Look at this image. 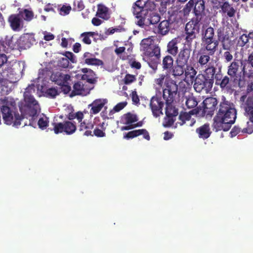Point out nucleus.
Returning a JSON list of instances; mask_svg holds the SVG:
<instances>
[{
    "label": "nucleus",
    "instance_id": "1a4fd4ad",
    "mask_svg": "<svg viewBox=\"0 0 253 253\" xmlns=\"http://www.w3.org/2000/svg\"><path fill=\"white\" fill-rule=\"evenodd\" d=\"M156 4L151 0H137L134 3L133 13L136 18L141 17L155 9Z\"/></svg>",
    "mask_w": 253,
    "mask_h": 253
},
{
    "label": "nucleus",
    "instance_id": "79ce46f5",
    "mask_svg": "<svg viewBox=\"0 0 253 253\" xmlns=\"http://www.w3.org/2000/svg\"><path fill=\"white\" fill-rule=\"evenodd\" d=\"M96 35H97V33L94 32H86L81 34V37L82 38L83 42L87 45H90L91 43L90 37Z\"/></svg>",
    "mask_w": 253,
    "mask_h": 253
},
{
    "label": "nucleus",
    "instance_id": "e433bc0d",
    "mask_svg": "<svg viewBox=\"0 0 253 253\" xmlns=\"http://www.w3.org/2000/svg\"><path fill=\"white\" fill-rule=\"evenodd\" d=\"M51 81L60 86V88L63 91V75L62 72H57L50 75Z\"/></svg>",
    "mask_w": 253,
    "mask_h": 253
},
{
    "label": "nucleus",
    "instance_id": "393cba45",
    "mask_svg": "<svg viewBox=\"0 0 253 253\" xmlns=\"http://www.w3.org/2000/svg\"><path fill=\"white\" fill-rule=\"evenodd\" d=\"M196 132L198 134L200 138L205 140L209 138L212 133L210 125L208 123H205L196 129Z\"/></svg>",
    "mask_w": 253,
    "mask_h": 253
},
{
    "label": "nucleus",
    "instance_id": "c756f323",
    "mask_svg": "<svg viewBox=\"0 0 253 253\" xmlns=\"http://www.w3.org/2000/svg\"><path fill=\"white\" fill-rule=\"evenodd\" d=\"M197 71L191 64H189L185 65L184 74L185 77V80L193 83L196 78Z\"/></svg>",
    "mask_w": 253,
    "mask_h": 253
},
{
    "label": "nucleus",
    "instance_id": "6e6d98bb",
    "mask_svg": "<svg viewBox=\"0 0 253 253\" xmlns=\"http://www.w3.org/2000/svg\"><path fill=\"white\" fill-rule=\"evenodd\" d=\"M174 121L175 120L173 119V117L169 116H166L164 119L163 126L166 127H170L173 125Z\"/></svg>",
    "mask_w": 253,
    "mask_h": 253
},
{
    "label": "nucleus",
    "instance_id": "4468645a",
    "mask_svg": "<svg viewBox=\"0 0 253 253\" xmlns=\"http://www.w3.org/2000/svg\"><path fill=\"white\" fill-rule=\"evenodd\" d=\"M150 108L151 110L153 116L157 118L163 114V108L164 106V102L161 97L153 96L150 101Z\"/></svg>",
    "mask_w": 253,
    "mask_h": 253
},
{
    "label": "nucleus",
    "instance_id": "0eeeda50",
    "mask_svg": "<svg viewBox=\"0 0 253 253\" xmlns=\"http://www.w3.org/2000/svg\"><path fill=\"white\" fill-rule=\"evenodd\" d=\"M1 112L4 123L8 125L12 124L13 126H17L25 118L28 119L24 115H20L18 113L13 112L7 106L3 105L1 108Z\"/></svg>",
    "mask_w": 253,
    "mask_h": 253
},
{
    "label": "nucleus",
    "instance_id": "bb28decb",
    "mask_svg": "<svg viewBox=\"0 0 253 253\" xmlns=\"http://www.w3.org/2000/svg\"><path fill=\"white\" fill-rule=\"evenodd\" d=\"M241 102V107L244 109L246 113H248L253 109V96L247 97L246 95H243L240 97Z\"/></svg>",
    "mask_w": 253,
    "mask_h": 253
},
{
    "label": "nucleus",
    "instance_id": "4be33fe9",
    "mask_svg": "<svg viewBox=\"0 0 253 253\" xmlns=\"http://www.w3.org/2000/svg\"><path fill=\"white\" fill-rule=\"evenodd\" d=\"M64 111L65 115L69 120L77 119L79 122H81L84 119V115L83 113L81 111L74 113V110L71 105L67 106Z\"/></svg>",
    "mask_w": 253,
    "mask_h": 253
},
{
    "label": "nucleus",
    "instance_id": "052dcab7",
    "mask_svg": "<svg viewBox=\"0 0 253 253\" xmlns=\"http://www.w3.org/2000/svg\"><path fill=\"white\" fill-rule=\"evenodd\" d=\"M38 124L40 128L44 129L47 126L48 122L46 118L45 119L40 118L38 121Z\"/></svg>",
    "mask_w": 253,
    "mask_h": 253
},
{
    "label": "nucleus",
    "instance_id": "a878e982",
    "mask_svg": "<svg viewBox=\"0 0 253 253\" xmlns=\"http://www.w3.org/2000/svg\"><path fill=\"white\" fill-rule=\"evenodd\" d=\"M180 43L179 38H175L167 44V52L170 55L175 56L178 52V44Z\"/></svg>",
    "mask_w": 253,
    "mask_h": 253
},
{
    "label": "nucleus",
    "instance_id": "0e129e2a",
    "mask_svg": "<svg viewBox=\"0 0 253 253\" xmlns=\"http://www.w3.org/2000/svg\"><path fill=\"white\" fill-rule=\"evenodd\" d=\"M126 105V102H121L118 103L114 107V110L115 112H118L122 110Z\"/></svg>",
    "mask_w": 253,
    "mask_h": 253
},
{
    "label": "nucleus",
    "instance_id": "09e8293b",
    "mask_svg": "<svg viewBox=\"0 0 253 253\" xmlns=\"http://www.w3.org/2000/svg\"><path fill=\"white\" fill-rule=\"evenodd\" d=\"M249 40L247 37V34H243L241 35L237 41V46L240 47H243L246 46L248 47L249 46Z\"/></svg>",
    "mask_w": 253,
    "mask_h": 253
},
{
    "label": "nucleus",
    "instance_id": "2eb2a0df",
    "mask_svg": "<svg viewBox=\"0 0 253 253\" xmlns=\"http://www.w3.org/2000/svg\"><path fill=\"white\" fill-rule=\"evenodd\" d=\"M230 77L227 75H223L221 70H219L214 75V79L215 81V84L219 86L222 90H228L231 88V80Z\"/></svg>",
    "mask_w": 253,
    "mask_h": 253
},
{
    "label": "nucleus",
    "instance_id": "680f3d73",
    "mask_svg": "<svg viewBox=\"0 0 253 253\" xmlns=\"http://www.w3.org/2000/svg\"><path fill=\"white\" fill-rule=\"evenodd\" d=\"M93 54L88 51L85 52L81 57L82 62L84 64L86 62V61L88 60V59L90 58L91 57H93Z\"/></svg>",
    "mask_w": 253,
    "mask_h": 253
},
{
    "label": "nucleus",
    "instance_id": "f704fd0d",
    "mask_svg": "<svg viewBox=\"0 0 253 253\" xmlns=\"http://www.w3.org/2000/svg\"><path fill=\"white\" fill-rule=\"evenodd\" d=\"M160 57L161 56H159V53L157 50H155V56L154 57L152 58H146L145 61L147 62L150 68L156 71V70H157L158 69V66L160 63Z\"/></svg>",
    "mask_w": 253,
    "mask_h": 253
},
{
    "label": "nucleus",
    "instance_id": "c03bdc74",
    "mask_svg": "<svg viewBox=\"0 0 253 253\" xmlns=\"http://www.w3.org/2000/svg\"><path fill=\"white\" fill-rule=\"evenodd\" d=\"M151 51L148 50V49L145 50V58H152L155 57L156 56V54L155 53V51L157 50L159 53V56H161V48L159 45H152V47H150ZM146 59V58H145Z\"/></svg>",
    "mask_w": 253,
    "mask_h": 253
},
{
    "label": "nucleus",
    "instance_id": "7c9ffc66",
    "mask_svg": "<svg viewBox=\"0 0 253 253\" xmlns=\"http://www.w3.org/2000/svg\"><path fill=\"white\" fill-rule=\"evenodd\" d=\"M138 120L137 115L130 112L124 114L121 118V122L126 126L133 125L134 123L137 122Z\"/></svg>",
    "mask_w": 253,
    "mask_h": 253
},
{
    "label": "nucleus",
    "instance_id": "2f4dec72",
    "mask_svg": "<svg viewBox=\"0 0 253 253\" xmlns=\"http://www.w3.org/2000/svg\"><path fill=\"white\" fill-rule=\"evenodd\" d=\"M211 56H213L207 52L201 51L200 50L198 53L197 63L201 67L205 66L210 61Z\"/></svg>",
    "mask_w": 253,
    "mask_h": 253
},
{
    "label": "nucleus",
    "instance_id": "473e14b6",
    "mask_svg": "<svg viewBox=\"0 0 253 253\" xmlns=\"http://www.w3.org/2000/svg\"><path fill=\"white\" fill-rule=\"evenodd\" d=\"M162 69L170 73L173 66V59L170 55L165 56L162 61Z\"/></svg>",
    "mask_w": 253,
    "mask_h": 253
},
{
    "label": "nucleus",
    "instance_id": "bf43d9fd",
    "mask_svg": "<svg viewBox=\"0 0 253 253\" xmlns=\"http://www.w3.org/2000/svg\"><path fill=\"white\" fill-rule=\"evenodd\" d=\"M94 127V125L91 122L86 123V130L84 132V135L86 136H89L91 135V129Z\"/></svg>",
    "mask_w": 253,
    "mask_h": 253
},
{
    "label": "nucleus",
    "instance_id": "4c0bfd02",
    "mask_svg": "<svg viewBox=\"0 0 253 253\" xmlns=\"http://www.w3.org/2000/svg\"><path fill=\"white\" fill-rule=\"evenodd\" d=\"M242 72L244 79L253 78V65L245 63L242 65Z\"/></svg>",
    "mask_w": 253,
    "mask_h": 253
},
{
    "label": "nucleus",
    "instance_id": "aec40b11",
    "mask_svg": "<svg viewBox=\"0 0 253 253\" xmlns=\"http://www.w3.org/2000/svg\"><path fill=\"white\" fill-rule=\"evenodd\" d=\"M169 20H164L161 21L157 26L153 27V31L156 34L165 36L169 31Z\"/></svg>",
    "mask_w": 253,
    "mask_h": 253
},
{
    "label": "nucleus",
    "instance_id": "f3484780",
    "mask_svg": "<svg viewBox=\"0 0 253 253\" xmlns=\"http://www.w3.org/2000/svg\"><path fill=\"white\" fill-rule=\"evenodd\" d=\"M193 13L195 18L192 20L200 22L204 15L205 1L204 0H193Z\"/></svg>",
    "mask_w": 253,
    "mask_h": 253
},
{
    "label": "nucleus",
    "instance_id": "774afa93",
    "mask_svg": "<svg viewBox=\"0 0 253 253\" xmlns=\"http://www.w3.org/2000/svg\"><path fill=\"white\" fill-rule=\"evenodd\" d=\"M131 98L132 101L135 104H137L139 103L140 99L136 90L132 91L131 94Z\"/></svg>",
    "mask_w": 253,
    "mask_h": 253
},
{
    "label": "nucleus",
    "instance_id": "dca6fc26",
    "mask_svg": "<svg viewBox=\"0 0 253 253\" xmlns=\"http://www.w3.org/2000/svg\"><path fill=\"white\" fill-rule=\"evenodd\" d=\"M191 50V46L185 44L182 48L180 49V51L177 53L175 62L185 65L189 64Z\"/></svg>",
    "mask_w": 253,
    "mask_h": 253
},
{
    "label": "nucleus",
    "instance_id": "9b49d317",
    "mask_svg": "<svg viewBox=\"0 0 253 253\" xmlns=\"http://www.w3.org/2000/svg\"><path fill=\"white\" fill-rule=\"evenodd\" d=\"M199 23H197L196 21L191 20L186 24L185 26V41L187 43V46H191L193 41L196 38L197 33L199 32Z\"/></svg>",
    "mask_w": 253,
    "mask_h": 253
},
{
    "label": "nucleus",
    "instance_id": "e2e57ef3",
    "mask_svg": "<svg viewBox=\"0 0 253 253\" xmlns=\"http://www.w3.org/2000/svg\"><path fill=\"white\" fill-rule=\"evenodd\" d=\"M46 94L49 96H51L52 97H54L58 94L57 90L54 88H48L46 90Z\"/></svg>",
    "mask_w": 253,
    "mask_h": 253
},
{
    "label": "nucleus",
    "instance_id": "13d9d810",
    "mask_svg": "<svg viewBox=\"0 0 253 253\" xmlns=\"http://www.w3.org/2000/svg\"><path fill=\"white\" fill-rule=\"evenodd\" d=\"M54 131L56 134L62 132L63 131V124L62 123H55Z\"/></svg>",
    "mask_w": 253,
    "mask_h": 253
},
{
    "label": "nucleus",
    "instance_id": "864d4df0",
    "mask_svg": "<svg viewBox=\"0 0 253 253\" xmlns=\"http://www.w3.org/2000/svg\"><path fill=\"white\" fill-rule=\"evenodd\" d=\"M152 41L150 39H144L142 40L141 42V46L143 47L144 50L150 48L152 45Z\"/></svg>",
    "mask_w": 253,
    "mask_h": 253
},
{
    "label": "nucleus",
    "instance_id": "37998d69",
    "mask_svg": "<svg viewBox=\"0 0 253 253\" xmlns=\"http://www.w3.org/2000/svg\"><path fill=\"white\" fill-rule=\"evenodd\" d=\"M77 130L75 123L71 122H64V132L67 134H73Z\"/></svg>",
    "mask_w": 253,
    "mask_h": 253
},
{
    "label": "nucleus",
    "instance_id": "6ab92c4d",
    "mask_svg": "<svg viewBox=\"0 0 253 253\" xmlns=\"http://www.w3.org/2000/svg\"><path fill=\"white\" fill-rule=\"evenodd\" d=\"M81 72L84 74L81 77L83 81H86L89 84L94 85L97 82V77L95 73L90 68H82Z\"/></svg>",
    "mask_w": 253,
    "mask_h": 253
},
{
    "label": "nucleus",
    "instance_id": "b1692460",
    "mask_svg": "<svg viewBox=\"0 0 253 253\" xmlns=\"http://www.w3.org/2000/svg\"><path fill=\"white\" fill-rule=\"evenodd\" d=\"M11 29L16 32L20 31L23 28V21L18 14H13L8 18Z\"/></svg>",
    "mask_w": 253,
    "mask_h": 253
},
{
    "label": "nucleus",
    "instance_id": "5fc2aeb1",
    "mask_svg": "<svg viewBox=\"0 0 253 253\" xmlns=\"http://www.w3.org/2000/svg\"><path fill=\"white\" fill-rule=\"evenodd\" d=\"M143 125V122H138L136 123H134L133 125H128V126H123L121 127V130L122 131L124 130H128L132 129H133L137 127H140L141 126Z\"/></svg>",
    "mask_w": 253,
    "mask_h": 253
},
{
    "label": "nucleus",
    "instance_id": "a19ab883",
    "mask_svg": "<svg viewBox=\"0 0 253 253\" xmlns=\"http://www.w3.org/2000/svg\"><path fill=\"white\" fill-rule=\"evenodd\" d=\"M64 69L69 68V61L74 63L77 62L76 56L70 51H66L64 52Z\"/></svg>",
    "mask_w": 253,
    "mask_h": 253
},
{
    "label": "nucleus",
    "instance_id": "6e6552de",
    "mask_svg": "<svg viewBox=\"0 0 253 253\" xmlns=\"http://www.w3.org/2000/svg\"><path fill=\"white\" fill-rule=\"evenodd\" d=\"M233 29L228 25H223L218 28L217 36L218 42L221 43L224 50H230L232 46V41L230 39L233 37Z\"/></svg>",
    "mask_w": 253,
    "mask_h": 253
},
{
    "label": "nucleus",
    "instance_id": "f8f14e48",
    "mask_svg": "<svg viewBox=\"0 0 253 253\" xmlns=\"http://www.w3.org/2000/svg\"><path fill=\"white\" fill-rule=\"evenodd\" d=\"M213 3L217 9H220V12L226 15L228 17L235 16L236 10L228 1V0H214Z\"/></svg>",
    "mask_w": 253,
    "mask_h": 253
},
{
    "label": "nucleus",
    "instance_id": "20e7f679",
    "mask_svg": "<svg viewBox=\"0 0 253 253\" xmlns=\"http://www.w3.org/2000/svg\"><path fill=\"white\" fill-rule=\"evenodd\" d=\"M216 68L211 66L205 70V74H199L195 78L194 88L197 92L204 91L206 92L211 91L214 83V75Z\"/></svg>",
    "mask_w": 253,
    "mask_h": 253
},
{
    "label": "nucleus",
    "instance_id": "69168bd1",
    "mask_svg": "<svg viewBox=\"0 0 253 253\" xmlns=\"http://www.w3.org/2000/svg\"><path fill=\"white\" fill-rule=\"evenodd\" d=\"M214 43H215L214 39H201V46H206L207 45H210V44H213Z\"/></svg>",
    "mask_w": 253,
    "mask_h": 253
},
{
    "label": "nucleus",
    "instance_id": "3c124183",
    "mask_svg": "<svg viewBox=\"0 0 253 253\" xmlns=\"http://www.w3.org/2000/svg\"><path fill=\"white\" fill-rule=\"evenodd\" d=\"M1 42L6 45V48L13 49L14 47V44L12 42V37H11L6 36L4 40L1 41Z\"/></svg>",
    "mask_w": 253,
    "mask_h": 253
},
{
    "label": "nucleus",
    "instance_id": "423d86ee",
    "mask_svg": "<svg viewBox=\"0 0 253 253\" xmlns=\"http://www.w3.org/2000/svg\"><path fill=\"white\" fill-rule=\"evenodd\" d=\"M242 68V65H240L239 61L235 60L228 66L227 71V75L240 88H243L246 85V80L243 77Z\"/></svg>",
    "mask_w": 253,
    "mask_h": 253
},
{
    "label": "nucleus",
    "instance_id": "8fccbe9b",
    "mask_svg": "<svg viewBox=\"0 0 253 253\" xmlns=\"http://www.w3.org/2000/svg\"><path fill=\"white\" fill-rule=\"evenodd\" d=\"M136 80V76L129 73L126 74L124 79V82L125 84H129L135 82Z\"/></svg>",
    "mask_w": 253,
    "mask_h": 253
},
{
    "label": "nucleus",
    "instance_id": "de8ad7c7",
    "mask_svg": "<svg viewBox=\"0 0 253 253\" xmlns=\"http://www.w3.org/2000/svg\"><path fill=\"white\" fill-rule=\"evenodd\" d=\"M18 15L21 16L25 20L28 21L32 20L34 15L32 11L27 9H25L23 11H20Z\"/></svg>",
    "mask_w": 253,
    "mask_h": 253
},
{
    "label": "nucleus",
    "instance_id": "c85d7f7f",
    "mask_svg": "<svg viewBox=\"0 0 253 253\" xmlns=\"http://www.w3.org/2000/svg\"><path fill=\"white\" fill-rule=\"evenodd\" d=\"M96 16L105 20H108L110 17L109 8L103 4H98Z\"/></svg>",
    "mask_w": 253,
    "mask_h": 253
},
{
    "label": "nucleus",
    "instance_id": "f257e3e1",
    "mask_svg": "<svg viewBox=\"0 0 253 253\" xmlns=\"http://www.w3.org/2000/svg\"><path fill=\"white\" fill-rule=\"evenodd\" d=\"M237 111L233 103L225 100L223 97L220 102L217 113L213 119V127L216 131L228 130L231 125L235 122Z\"/></svg>",
    "mask_w": 253,
    "mask_h": 253
},
{
    "label": "nucleus",
    "instance_id": "72a5a7b5",
    "mask_svg": "<svg viewBox=\"0 0 253 253\" xmlns=\"http://www.w3.org/2000/svg\"><path fill=\"white\" fill-rule=\"evenodd\" d=\"M54 63L55 61L45 63V67L39 70V78H45L46 76H49L55 67Z\"/></svg>",
    "mask_w": 253,
    "mask_h": 253
},
{
    "label": "nucleus",
    "instance_id": "cd10ccee",
    "mask_svg": "<svg viewBox=\"0 0 253 253\" xmlns=\"http://www.w3.org/2000/svg\"><path fill=\"white\" fill-rule=\"evenodd\" d=\"M199 110L198 109H193L192 110L189 111V113L181 112L180 115L178 116V124L181 126L183 125L185 123L186 121H189L191 118V115H198Z\"/></svg>",
    "mask_w": 253,
    "mask_h": 253
},
{
    "label": "nucleus",
    "instance_id": "412c9836",
    "mask_svg": "<svg viewBox=\"0 0 253 253\" xmlns=\"http://www.w3.org/2000/svg\"><path fill=\"white\" fill-rule=\"evenodd\" d=\"M35 42L36 40L33 35L26 34L20 37L18 43L20 48L26 49L30 47Z\"/></svg>",
    "mask_w": 253,
    "mask_h": 253
},
{
    "label": "nucleus",
    "instance_id": "49530a36",
    "mask_svg": "<svg viewBox=\"0 0 253 253\" xmlns=\"http://www.w3.org/2000/svg\"><path fill=\"white\" fill-rule=\"evenodd\" d=\"M186 105L188 109H195L198 106V101L194 96H189L186 98Z\"/></svg>",
    "mask_w": 253,
    "mask_h": 253
},
{
    "label": "nucleus",
    "instance_id": "603ef678",
    "mask_svg": "<svg viewBox=\"0 0 253 253\" xmlns=\"http://www.w3.org/2000/svg\"><path fill=\"white\" fill-rule=\"evenodd\" d=\"M193 0H190L183 9V12L185 16L188 15L193 8Z\"/></svg>",
    "mask_w": 253,
    "mask_h": 253
},
{
    "label": "nucleus",
    "instance_id": "338daca9",
    "mask_svg": "<svg viewBox=\"0 0 253 253\" xmlns=\"http://www.w3.org/2000/svg\"><path fill=\"white\" fill-rule=\"evenodd\" d=\"M94 134L95 136L99 137H102L105 136V132H104L102 130L99 128H96L93 131Z\"/></svg>",
    "mask_w": 253,
    "mask_h": 253
},
{
    "label": "nucleus",
    "instance_id": "39448f33",
    "mask_svg": "<svg viewBox=\"0 0 253 253\" xmlns=\"http://www.w3.org/2000/svg\"><path fill=\"white\" fill-rule=\"evenodd\" d=\"M33 87H28L26 88V91L24 93V100L26 102V112L27 115H29L31 119L29 120V124L27 122H24V126L26 125L33 126V123L35 118L37 117L38 111L40 110V106L38 101L35 99L31 93V90Z\"/></svg>",
    "mask_w": 253,
    "mask_h": 253
},
{
    "label": "nucleus",
    "instance_id": "7ed1b4c3",
    "mask_svg": "<svg viewBox=\"0 0 253 253\" xmlns=\"http://www.w3.org/2000/svg\"><path fill=\"white\" fill-rule=\"evenodd\" d=\"M73 77L66 74H64V94H68L70 91V97L75 95H82L85 96L89 94L90 91L93 89L94 85L89 84L86 82L77 81L74 83Z\"/></svg>",
    "mask_w": 253,
    "mask_h": 253
},
{
    "label": "nucleus",
    "instance_id": "f03ea898",
    "mask_svg": "<svg viewBox=\"0 0 253 253\" xmlns=\"http://www.w3.org/2000/svg\"><path fill=\"white\" fill-rule=\"evenodd\" d=\"M184 91L185 84L183 82H180L178 85L176 82L172 80L167 81L165 83V88L163 89V96L166 101V116L171 117H176L178 115V110L172 105L175 100V96L178 93V87Z\"/></svg>",
    "mask_w": 253,
    "mask_h": 253
},
{
    "label": "nucleus",
    "instance_id": "58836bf2",
    "mask_svg": "<svg viewBox=\"0 0 253 253\" xmlns=\"http://www.w3.org/2000/svg\"><path fill=\"white\" fill-rule=\"evenodd\" d=\"M215 32L213 28L210 26L203 28L201 31V39H214Z\"/></svg>",
    "mask_w": 253,
    "mask_h": 253
},
{
    "label": "nucleus",
    "instance_id": "ea45409f",
    "mask_svg": "<svg viewBox=\"0 0 253 253\" xmlns=\"http://www.w3.org/2000/svg\"><path fill=\"white\" fill-rule=\"evenodd\" d=\"M218 45V42L217 41H215V43H211V44H208V45H204L201 46L200 50L201 51H204L210 54L213 55L216 50Z\"/></svg>",
    "mask_w": 253,
    "mask_h": 253
},
{
    "label": "nucleus",
    "instance_id": "9d476101",
    "mask_svg": "<svg viewBox=\"0 0 253 253\" xmlns=\"http://www.w3.org/2000/svg\"><path fill=\"white\" fill-rule=\"evenodd\" d=\"M217 103L218 101L215 97H207L203 101L202 107L199 106L196 109L199 110L198 115L203 117H211L213 115L215 110L218 108L217 107Z\"/></svg>",
    "mask_w": 253,
    "mask_h": 253
},
{
    "label": "nucleus",
    "instance_id": "a18cd8bd",
    "mask_svg": "<svg viewBox=\"0 0 253 253\" xmlns=\"http://www.w3.org/2000/svg\"><path fill=\"white\" fill-rule=\"evenodd\" d=\"M84 64L89 66H103L104 65V63L101 60L95 58V55H94L93 57H91L90 58L88 59V60L86 61Z\"/></svg>",
    "mask_w": 253,
    "mask_h": 253
},
{
    "label": "nucleus",
    "instance_id": "c9c22d12",
    "mask_svg": "<svg viewBox=\"0 0 253 253\" xmlns=\"http://www.w3.org/2000/svg\"><path fill=\"white\" fill-rule=\"evenodd\" d=\"M185 65L183 64L175 62V64L173 66L170 73L172 75L175 77H180L184 74L185 71Z\"/></svg>",
    "mask_w": 253,
    "mask_h": 253
},
{
    "label": "nucleus",
    "instance_id": "a211bd4d",
    "mask_svg": "<svg viewBox=\"0 0 253 253\" xmlns=\"http://www.w3.org/2000/svg\"><path fill=\"white\" fill-rule=\"evenodd\" d=\"M141 135H143V138L147 141L150 140V136L148 131L145 128L134 129L129 131L127 132L123 133V139L129 140L133 139Z\"/></svg>",
    "mask_w": 253,
    "mask_h": 253
},
{
    "label": "nucleus",
    "instance_id": "5701e85b",
    "mask_svg": "<svg viewBox=\"0 0 253 253\" xmlns=\"http://www.w3.org/2000/svg\"><path fill=\"white\" fill-rule=\"evenodd\" d=\"M108 102L107 99L99 98L95 99L88 106H91L90 110L91 114H96L102 109L105 104Z\"/></svg>",
    "mask_w": 253,
    "mask_h": 253
},
{
    "label": "nucleus",
    "instance_id": "4d7b16f0",
    "mask_svg": "<svg viewBox=\"0 0 253 253\" xmlns=\"http://www.w3.org/2000/svg\"><path fill=\"white\" fill-rule=\"evenodd\" d=\"M226 50L223 54V58L226 63H228L233 60V55L229 51V50Z\"/></svg>",
    "mask_w": 253,
    "mask_h": 253
},
{
    "label": "nucleus",
    "instance_id": "ddd939ff",
    "mask_svg": "<svg viewBox=\"0 0 253 253\" xmlns=\"http://www.w3.org/2000/svg\"><path fill=\"white\" fill-rule=\"evenodd\" d=\"M137 18L138 19L137 24L140 27H143L145 25H152L153 27L157 26L161 18L159 14L150 12L148 14L137 17Z\"/></svg>",
    "mask_w": 253,
    "mask_h": 253
}]
</instances>
